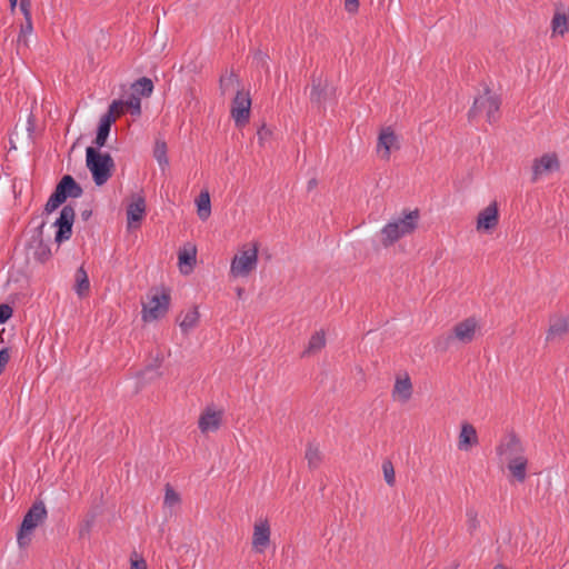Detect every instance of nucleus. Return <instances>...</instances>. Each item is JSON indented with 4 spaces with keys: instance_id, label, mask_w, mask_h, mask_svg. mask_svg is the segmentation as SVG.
Segmentation results:
<instances>
[{
    "instance_id": "nucleus-36",
    "label": "nucleus",
    "mask_w": 569,
    "mask_h": 569,
    "mask_svg": "<svg viewBox=\"0 0 569 569\" xmlns=\"http://www.w3.org/2000/svg\"><path fill=\"white\" fill-rule=\"evenodd\" d=\"M153 156L160 166L168 164L167 143L162 140H157L153 149Z\"/></svg>"
},
{
    "instance_id": "nucleus-18",
    "label": "nucleus",
    "mask_w": 569,
    "mask_h": 569,
    "mask_svg": "<svg viewBox=\"0 0 569 569\" xmlns=\"http://www.w3.org/2000/svg\"><path fill=\"white\" fill-rule=\"evenodd\" d=\"M270 543V525L267 519L254 525L252 535V548L257 552H263Z\"/></svg>"
},
{
    "instance_id": "nucleus-6",
    "label": "nucleus",
    "mask_w": 569,
    "mask_h": 569,
    "mask_svg": "<svg viewBox=\"0 0 569 569\" xmlns=\"http://www.w3.org/2000/svg\"><path fill=\"white\" fill-rule=\"evenodd\" d=\"M46 221H39L38 226L33 229L32 236L27 243V250L32 256L36 262L46 263L52 257V251L49 246L50 237L47 239L43 234Z\"/></svg>"
},
{
    "instance_id": "nucleus-29",
    "label": "nucleus",
    "mask_w": 569,
    "mask_h": 569,
    "mask_svg": "<svg viewBox=\"0 0 569 569\" xmlns=\"http://www.w3.org/2000/svg\"><path fill=\"white\" fill-rule=\"evenodd\" d=\"M196 202H197V208H198L197 212H198L199 218L202 221L207 220L211 214V202H210L209 192L207 190L201 191L199 197L197 198Z\"/></svg>"
},
{
    "instance_id": "nucleus-30",
    "label": "nucleus",
    "mask_w": 569,
    "mask_h": 569,
    "mask_svg": "<svg viewBox=\"0 0 569 569\" xmlns=\"http://www.w3.org/2000/svg\"><path fill=\"white\" fill-rule=\"evenodd\" d=\"M551 29L553 34H566L569 30V17L566 13L555 12L551 20Z\"/></svg>"
},
{
    "instance_id": "nucleus-13",
    "label": "nucleus",
    "mask_w": 569,
    "mask_h": 569,
    "mask_svg": "<svg viewBox=\"0 0 569 569\" xmlns=\"http://www.w3.org/2000/svg\"><path fill=\"white\" fill-rule=\"evenodd\" d=\"M146 199L141 193H132L127 206L128 227H138L146 214Z\"/></svg>"
},
{
    "instance_id": "nucleus-46",
    "label": "nucleus",
    "mask_w": 569,
    "mask_h": 569,
    "mask_svg": "<svg viewBox=\"0 0 569 569\" xmlns=\"http://www.w3.org/2000/svg\"><path fill=\"white\" fill-rule=\"evenodd\" d=\"M10 360V349L4 347L0 350V376L3 373Z\"/></svg>"
},
{
    "instance_id": "nucleus-31",
    "label": "nucleus",
    "mask_w": 569,
    "mask_h": 569,
    "mask_svg": "<svg viewBox=\"0 0 569 569\" xmlns=\"http://www.w3.org/2000/svg\"><path fill=\"white\" fill-rule=\"evenodd\" d=\"M132 89L139 97H149L153 91V82L151 79L142 77L132 84Z\"/></svg>"
},
{
    "instance_id": "nucleus-7",
    "label": "nucleus",
    "mask_w": 569,
    "mask_h": 569,
    "mask_svg": "<svg viewBox=\"0 0 569 569\" xmlns=\"http://www.w3.org/2000/svg\"><path fill=\"white\" fill-rule=\"evenodd\" d=\"M258 242H253L251 248H246L236 254L231 261L230 273L233 277H248L258 263Z\"/></svg>"
},
{
    "instance_id": "nucleus-22",
    "label": "nucleus",
    "mask_w": 569,
    "mask_h": 569,
    "mask_svg": "<svg viewBox=\"0 0 569 569\" xmlns=\"http://www.w3.org/2000/svg\"><path fill=\"white\" fill-rule=\"evenodd\" d=\"M112 123H114V122L110 114H103L100 118L98 129H97V136H96V139L93 140V144H94L93 148H97L98 150H100V148L106 146Z\"/></svg>"
},
{
    "instance_id": "nucleus-8",
    "label": "nucleus",
    "mask_w": 569,
    "mask_h": 569,
    "mask_svg": "<svg viewBox=\"0 0 569 569\" xmlns=\"http://www.w3.org/2000/svg\"><path fill=\"white\" fill-rule=\"evenodd\" d=\"M170 300V295L166 291L148 296V301L142 303L143 321H153L164 317L169 310Z\"/></svg>"
},
{
    "instance_id": "nucleus-28",
    "label": "nucleus",
    "mask_w": 569,
    "mask_h": 569,
    "mask_svg": "<svg viewBox=\"0 0 569 569\" xmlns=\"http://www.w3.org/2000/svg\"><path fill=\"white\" fill-rule=\"evenodd\" d=\"M326 346V335L323 330L315 332L308 342L307 348L302 352L301 357H307L320 351Z\"/></svg>"
},
{
    "instance_id": "nucleus-34",
    "label": "nucleus",
    "mask_w": 569,
    "mask_h": 569,
    "mask_svg": "<svg viewBox=\"0 0 569 569\" xmlns=\"http://www.w3.org/2000/svg\"><path fill=\"white\" fill-rule=\"evenodd\" d=\"M124 107L128 108L132 116L141 114V99L140 97L132 92L129 94L126 101H123Z\"/></svg>"
},
{
    "instance_id": "nucleus-3",
    "label": "nucleus",
    "mask_w": 569,
    "mask_h": 569,
    "mask_svg": "<svg viewBox=\"0 0 569 569\" xmlns=\"http://www.w3.org/2000/svg\"><path fill=\"white\" fill-rule=\"evenodd\" d=\"M47 509L42 500H37L24 515L17 533L19 548L24 549L31 543L32 531L47 519Z\"/></svg>"
},
{
    "instance_id": "nucleus-15",
    "label": "nucleus",
    "mask_w": 569,
    "mask_h": 569,
    "mask_svg": "<svg viewBox=\"0 0 569 569\" xmlns=\"http://www.w3.org/2000/svg\"><path fill=\"white\" fill-rule=\"evenodd\" d=\"M499 223V209L497 201L491 202L488 207L481 210L477 218V230L490 232Z\"/></svg>"
},
{
    "instance_id": "nucleus-39",
    "label": "nucleus",
    "mask_w": 569,
    "mask_h": 569,
    "mask_svg": "<svg viewBox=\"0 0 569 569\" xmlns=\"http://www.w3.org/2000/svg\"><path fill=\"white\" fill-rule=\"evenodd\" d=\"M233 83L240 84V79L233 71L227 77L222 76L219 81L221 94H226L227 90L233 86Z\"/></svg>"
},
{
    "instance_id": "nucleus-20",
    "label": "nucleus",
    "mask_w": 569,
    "mask_h": 569,
    "mask_svg": "<svg viewBox=\"0 0 569 569\" xmlns=\"http://www.w3.org/2000/svg\"><path fill=\"white\" fill-rule=\"evenodd\" d=\"M179 266L181 272L188 274L197 262V248L191 243H187L178 253Z\"/></svg>"
},
{
    "instance_id": "nucleus-38",
    "label": "nucleus",
    "mask_w": 569,
    "mask_h": 569,
    "mask_svg": "<svg viewBox=\"0 0 569 569\" xmlns=\"http://www.w3.org/2000/svg\"><path fill=\"white\" fill-rule=\"evenodd\" d=\"M455 341L456 340L452 337V332L449 331L447 335H442L437 338V340L435 341V348L438 351L446 352Z\"/></svg>"
},
{
    "instance_id": "nucleus-14",
    "label": "nucleus",
    "mask_w": 569,
    "mask_h": 569,
    "mask_svg": "<svg viewBox=\"0 0 569 569\" xmlns=\"http://www.w3.org/2000/svg\"><path fill=\"white\" fill-rule=\"evenodd\" d=\"M560 162L556 153H545L540 158H536L532 162L531 182H537L540 176L551 171H557Z\"/></svg>"
},
{
    "instance_id": "nucleus-51",
    "label": "nucleus",
    "mask_w": 569,
    "mask_h": 569,
    "mask_svg": "<svg viewBox=\"0 0 569 569\" xmlns=\"http://www.w3.org/2000/svg\"><path fill=\"white\" fill-rule=\"evenodd\" d=\"M91 216H92V210H90V209H86V210L81 211V218L84 221L89 220L91 218Z\"/></svg>"
},
{
    "instance_id": "nucleus-11",
    "label": "nucleus",
    "mask_w": 569,
    "mask_h": 569,
    "mask_svg": "<svg viewBox=\"0 0 569 569\" xmlns=\"http://www.w3.org/2000/svg\"><path fill=\"white\" fill-rule=\"evenodd\" d=\"M335 96L336 89L329 84L326 78H323L322 72L319 74L313 72L311 76L310 102L320 108Z\"/></svg>"
},
{
    "instance_id": "nucleus-17",
    "label": "nucleus",
    "mask_w": 569,
    "mask_h": 569,
    "mask_svg": "<svg viewBox=\"0 0 569 569\" xmlns=\"http://www.w3.org/2000/svg\"><path fill=\"white\" fill-rule=\"evenodd\" d=\"M523 447L516 433H510L506 440H503L497 447V453L499 456L506 457L507 461L513 459L515 457H523Z\"/></svg>"
},
{
    "instance_id": "nucleus-19",
    "label": "nucleus",
    "mask_w": 569,
    "mask_h": 569,
    "mask_svg": "<svg viewBox=\"0 0 569 569\" xmlns=\"http://www.w3.org/2000/svg\"><path fill=\"white\" fill-rule=\"evenodd\" d=\"M222 411H216L211 408H207L200 416L198 427L202 433L209 431H217L222 422Z\"/></svg>"
},
{
    "instance_id": "nucleus-48",
    "label": "nucleus",
    "mask_w": 569,
    "mask_h": 569,
    "mask_svg": "<svg viewBox=\"0 0 569 569\" xmlns=\"http://www.w3.org/2000/svg\"><path fill=\"white\" fill-rule=\"evenodd\" d=\"M345 9L349 13H356L359 10V0H345Z\"/></svg>"
},
{
    "instance_id": "nucleus-45",
    "label": "nucleus",
    "mask_w": 569,
    "mask_h": 569,
    "mask_svg": "<svg viewBox=\"0 0 569 569\" xmlns=\"http://www.w3.org/2000/svg\"><path fill=\"white\" fill-rule=\"evenodd\" d=\"M13 310L7 303L0 305V325L6 323L12 317Z\"/></svg>"
},
{
    "instance_id": "nucleus-5",
    "label": "nucleus",
    "mask_w": 569,
    "mask_h": 569,
    "mask_svg": "<svg viewBox=\"0 0 569 569\" xmlns=\"http://www.w3.org/2000/svg\"><path fill=\"white\" fill-rule=\"evenodd\" d=\"M500 104V99L491 94L490 88L486 87L483 94L475 98L473 104L468 112V119L472 121L482 112H486L487 121L493 123L499 118Z\"/></svg>"
},
{
    "instance_id": "nucleus-33",
    "label": "nucleus",
    "mask_w": 569,
    "mask_h": 569,
    "mask_svg": "<svg viewBox=\"0 0 569 569\" xmlns=\"http://www.w3.org/2000/svg\"><path fill=\"white\" fill-rule=\"evenodd\" d=\"M467 517V531L470 536H473L476 531L480 527V520L478 518V512L475 508H468L466 511Z\"/></svg>"
},
{
    "instance_id": "nucleus-24",
    "label": "nucleus",
    "mask_w": 569,
    "mask_h": 569,
    "mask_svg": "<svg viewBox=\"0 0 569 569\" xmlns=\"http://www.w3.org/2000/svg\"><path fill=\"white\" fill-rule=\"evenodd\" d=\"M393 398L399 399L401 402H407L412 396V383L407 375L405 378H397L393 390Z\"/></svg>"
},
{
    "instance_id": "nucleus-2",
    "label": "nucleus",
    "mask_w": 569,
    "mask_h": 569,
    "mask_svg": "<svg viewBox=\"0 0 569 569\" xmlns=\"http://www.w3.org/2000/svg\"><path fill=\"white\" fill-rule=\"evenodd\" d=\"M86 164L91 172L96 186L100 187L107 183L114 171V161L108 152H101L93 146L86 149Z\"/></svg>"
},
{
    "instance_id": "nucleus-26",
    "label": "nucleus",
    "mask_w": 569,
    "mask_h": 569,
    "mask_svg": "<svg viewBox=\"0 0 569 569\" xmlns=\"http://www.w3.org/2000/svg\"><path fill=\"white\" fill-rule=\"evenodd\" d=\"M200 319V313L198 310V307L194 306L191 310H189L183 318L180 320V317L177 318V322L181 329V331L187 335L192 329H194L198 326Z\"/></svg>"
},
{
    "instance_id": "nucleus-27",
    "label": "nucleus",
    "mask_w": 569,
    "mask_h": 569,
    "mask_svg": "<svg viewBox=\"0 0 569 569\" xmlns=\"http://www.w3.org/2000/svg\"><path fill=\"white\" fill-rule=\"evenodd\" d=\"M76 284H74V291L80 297L83 298L88 296L90 291V281L87 271L81 266L76 271Z\"/></svg>"
},
{
    "instance_id": "nucleus-50",
    "label": "nucleus",
    "mask_w": 569,
    "mask_h": 569,
    "mask_svg": "<svg viewBox=\"0 0 569 569\" xmlns=\"http://www.w3.org/2000/svg\"><path fill=\"white\" fill-rule=\"evenodd\" d=\"M27 129H28L30 136L34 131V119H33V117L31 114L28 117V127H27Z\"/></svg>"
},
{
    "instance_id": "nucleus-42",
    "label": "nucleus",
    "mask_w": 569,
    "mask_h": 569,
    "mask_svg": "<svg viewBox=\"0 0 569 569\" xmlns=\"http://www.w3.org/2000/svg\"><path fill=\"white\" fill-rule=\"evenodd\" d=\"M123 108L124 103L122 100H114L109 106V109L104 114H110L114 122L117 117H119L123 112Z\"/></svg>"
},
{
    "instance_id": "nucleus-32",
    "label": "nucleus",
    "mask_w": 569,
    "mask_h": 569,
    "mask_svg": "<svg viewBox=\"0 0 569 569\" xmlns=\"http://www.w3.org/2000/svg\"><path fill=\"white\" fill-rule=\"evenodd\" d=\"M305 458L307 459L310 469L318 468L322 460V456L318 446L308 443Z\"/></svg>"
},
{
    "instance_id": "nucleus-53",
    "label": "nucleus",
    "mask_w": 569,
    "mask_h": 569,
    "mask_svg": "<svg viewBox=\"0 0 569 569\" xmlns=\"http://www.w3.org/2000/svg\"><path fill=\"white\" fill-rule=\"evenodd\" d=\"M9 2H10L11 10H13L18 3V0H9Z\"/></svg>"
},
{
    "instance_id": "nucleus-41",
    "label": "nucleus",
    "mask_w": 569,
    "mask_h": 569,
    "mask_svg": "<svg viewBox=\"0 0 569 569\" xmlns=\"http://www.w3.org/2000/svg\"><path fill=\"white\" fill-rule=\"evenodd\" d=\"M180 502L179 493L169 485H166V493H164V505L168 507H172Z\"/></svg>"
},
{
    "instance_id": "nucleus-4",
    "label": "nucleus",
    "mask_w": 569,
    "mask_h": 569,
    "mask_svg": "<svg viewBox=\"0 0 569 569\" xmlns=\"http://www.w3.org/2000/svg\"><path fill=\"white\" fill-rule=\"evenodd\" d=\"M82 187L74 180L72 176H63L57 183L53 192L44 204L43 213L50 214L61 204H63L68 198H79L82 196Z\"/></svg>"
},
{
    "instance_id": "nucleus-44",
    "label": "nucleus",
    "mask_w": 569,
    "mask_h": 569,
    "mask_svg": "<svg viewBox=\"0 0 569 569\" xmlns=\"http://www.w3.org/2000/svg\"><path fill=\"white\" fill-rule=\"evenodd\" d=\"M271 130L263 123L257 131L259 144L262 147L264 142L271 137Z\"/></svg>"
},
{
    "instance_id": "nucleus-47",
    "label": "nucleus",
    "mask_w": 569,
    "mask_h": 569,
    "mask_svg": "<svg viewBox=\"0 0 569 569\" xmlns=\"http://www.w3.org/2000/svg\"><path fill=\"white\" fill-rule=\"evenodd\" d=\"M19 9L23 17H31V0H20Z\"/></svg>"
},
{
    "instance_id": "nucleus-21",
    "label": "nucleus",
    "mask_w": 569,
    "mask_h": 569,
    "mask_svg": "<svg viewBox=\"0 0 569 569\" xmlns=\"http://www.w3.org/2000/svg\"><path fill=\"white\" fill-rule=\"evenodd\" d=\"M476 445H478V435L476 428L468 422L462 423L459 433L458 448L460 450L467 451Z\"/></svg>"
},
{
    "instance_id": "nucleus-54",
    "label": "nucleus",
    "mask_w": 569,
    "mask_h": 569,
    "mask_svg": "<svg viewBox=\"0 0 569 569\" xmlns=\"http://www.w3.org/2000/svg\"><path fill=\"white\" fill-rule=\"evenodd\" d=\"M493 569H507L503 565L498 563L493 567Z\"/></svg>"
},
{
    "instance_id": "nucleus-12",
    "label": "nucleus",
    "mask_w": 569,
    "mask_h": 569,
    "mask_svg": "<svg viewBox=\"0 0 569 569\" xmlns=\"http://www.w3.org/2000/svg\"><path fill=\"white\" fill-rule=\"evenodd\" d=\"M479 328L478 320L475 317H469L456 323L450 331L456 341L468 345L473 341Z\"/></svg>"
},
{
    "instance_id": "nucleus-52",
    "label": "nucleus",
    "mask_w": 569,
    "mask_h": 569,
    "mask_svg": "<svg viewBox=\"0 0 569 569\" xmlns=\"http://www.w3.org/2000/svg\"><path fill=\"white\" fill-rule=\"evenodd\" d=\"M318 184V181L316 178H312L308 181L307 189L308 191H311L313 188H316Z\"/></svg>"
},
{
    "instance_id": "nucleus-35",
    "label": "nucleus",
    "mask_w": 569,
    "mask_h": 569,
    "mask_svg": "<svg viewBox=\"0 0 569 569\" xmlns=\"http://www.w3.org/2000/svg\"><path fill=\"white\" fill-rule=\"evenodd\" d=\"M382 472L386 483L389 487H393L396 485V473L395 467L391 460L386 459L382 462Z\"/></svg>"
},
{
    "instance_id": "nucleus-23",
    "label": "nucleus",
    "mask_w": 569,
    "mask_h": 569,
    "mask_svg": "<svg viewBox=\"0 0 569 569\" xmlns=\"http://www.w3.org/2000/svg\"><path fill=\"white\" fill-rule=\"evenodd\" d=\"M528 459L523 457H515L507 461V468L512 477L520 483L527 478Z\"/></svg>"
},
{
    "instance_id": "nucleus-9",
    "label": "nucleus",
    "mask_w": 569,
    "mask_h": 569,
    "mask_svg": "<svg viewBox=\"0 0 569 569\" xmlns=\"http://www.w3.org/2000/svg\"><path fill=\"white\" fill-rule=\"evenodd\" d=\"M251 98L249 91L239 89L231 102V118L238 128L244 127L250 120Z\"/></svg>"
},
{
    "instance_id": "nucleus-16",
    "label": "nucleus",
    "mask_w": 569,
    "mask_h": 569,
    "mask_svg": "<svg viewBox=\"0 0 569 569\" xmlns=\"http://www.w3.org/2000/svg\"><path fill=\"white\" fill-rule=\"evenodd\" d=\"M377 148L378 151L381 149L383 150L382 158L386 160L390 159L391 149H400L398 136L391 127L381 129L378 137Z\"/></svg>"
},
{
    "instance_id": "nucleus-43",
    "label": "nucleus",
    "mask_w": 569,
    "mask_h": 569,
    "mask_svg": "<svg viewBox=\"0 0 569 569\" xmlns=\"http://www.w3.org/2000/svg\"><path fill=\"white\" fill-rule=\"evenodd\" d=\"M94 521H96V515L94 513L87 515V517L83 520V522H82V525L80 527V530H79L80 537H83L84 535L90 533V531H91V529L93 527Z\"/></svg>"
},
{
    "instance_id": "nucleus-37",
    "label": "nucleus",
    "mask_w": 569,
    "mask_h": 569,
    "mask_svg": "<svg viewBox=\"0 0 569 569\" xmlns=\"http://www.w3.org/2000/svg\"><path fill=\"white\" fill-rule=\"evenodd\" d=\"M33 31L32 17H24V23L20 27V32L18 36V42L23 43L26 47L28 46L27 36L31 34Z\"/></svg>"
},
{
    "instance_id": "nucleus-55",
    "label": "nucleus",
    "mask_w": 569,
    "mask_h": 569,
    "mask_svg": "<svg viewBox=\"0 0 569 569\" xmlns=\"http://www.w3.org/2000/svg\"><path fill=\"white\" fill-rule=\"evenodd\" d=\"M14 138L17 137V129L13 131Z\"/></svg>"
},
{
    "instance_id": "nucleus-25",
    "label": "nucleus",
    "mask_w": 569,
    "mask_h": 569,
    "mask_svg": "<svg viewBox=\"0 0 569 569\" xmlns=\"http://www.w3.org/2000/svg\"><path fill=\"white\" fill-rule=\"evenodd\" d=\"M569 331V322L565 317L556 318L550 320V325L547 331L546 340L550 341L556 337L567 335Z\"/></svg>"
},
{
    "instance_id": "nucleus-49",
    "label": "nucleus",
    "mask_w": 569,
    "mask_h": 569,
    "mask_svg": "<svg viewBox=\"0 0 569 569\" xmlns=\"http://www.w3.org/2000/svg\"><path fill=\"white\" fill-rule=\"evenodd\" d=\"M131 569H147V563L143 559L132 561Z\"/></svg>"
},
{
    "instance_id": "nucleus-40",
    "label": "nucleus",
    "mask_w": 569,
    "mask_h": 569,
    "mask_svg": "<svg viewBox=\"0 0 569 569\" xmlns=\"http://www.w3.org/2000/svg\"><path fill=\"white\" fill-rule=\"evenodd\" d=\"M268 59L269 56L260 49H257L253 53V63L256 67L258 69L264 70L267 73H269Z\"/></svg>"
},
{
    "instance_id": "nucleus-1",
    "label": "nucleus",
    "mask_w": 569,
    "mask_h": 569,
    "mask_svg": "<svg viewBox=\"0 0 569 569\" xmlns=\"http://www.w3.org/2000/svg\"><path fill=\"white\" fill-rule=\"evenodd\" d=\"M420 220L419 209L403 210L402 217L388 222L380 231L381 244L388 248L399 239L412 234L418 228Z\"/></svg>"
},
{
    "instance_id": "nucleus-10",
    "label": "nucleus",
    "mask_w": 569,
    "mask_h": 569,
    "mask_svg": "<svg viewBox=\"0 0 569 569\" xmlns=\"http://www.w3.org/2000/svg\"><path fill=\"white\" fill-rule=\"evenodd\" d=\"M76 212L74 208L71 204H66L60 211L59 217L52 223L51 227H56V236L54 242L57 243V249L59 246L69 240L72 236V226L74 222Z\"/></svg>"
}]
</instances>
